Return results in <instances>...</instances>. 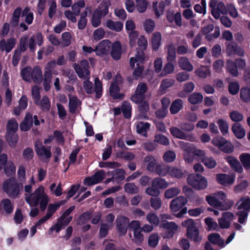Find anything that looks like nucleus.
I'll list each match as a JSON object with an SVG mask.
<instances>
[{"label":"nucleus","mask_w":250,"mask_h":250,"mask_svg":"<svg viewBox=\"0 0 250 250\" xmlns=\"http://www.w3.org/2000/svg\"><path fill=\"white\" fill-rule=\"evenodd\" d=\"M195 74L200 79H205L208 76H211V71L207 66L201 65L195 70Z\"/></svg>","instance_id":"cd10ccee"},{"label":"nucleus","mask_w":250,"mask_h":250,"mask_svg":"<svg viewBox=\"0 0 250 250\" xmlns=\"http://www.w3.org/2000/svg\"><path fill=\"white\" fill-rule=\"evenodd\" d=\"M22 78L25 81L40 84L42 81V70L39 66H36L33 69L30 66L23 68L21 72Z\"/></svg>","instance_id":"f03ea898"},{"label":"nucleus","mask_w":250,"mask_h":250,"mask_svg":"<svg viewBox=\"0 0 250 250\" xmlns=\"http://www.w3.org/2000/svg\"><path fill=\"white\" fill-rule=\"evenodd\" d=\"M110 54L112 58L115 60H119L121 58L122 54V46L119 42L116 41L111 44Z\"/></svg>","instance_id":"412c9836"},{"label":"nucleus","mask_w":250,"mask_h":250,"mask_svg":"<svg viewBox=\"0 0 250 250\" xmlns=\"http://www.w3.org/2000/svg\"><path fill=\"white\" fill-rule=\"evenodd\" d=\"M150 124L148 123L139 122L136 126L137 131L145 137L147 136V131L149 129Z\"/></svg>","instance_id":"c03bdc74"},{"label":"nucleus","mask_w":250,"mask_h":250,"mask_svg":"<svg viewBox=\"0 0 250 250\" xmlns=\"http://www.w3.org/2000/svg\"><path fill=\"white\" fill-rule=\"evenodd\" d=\"M6 138L7 143L10 146L12 147L16 146L18 141V136L15 133H7Z\"/></svg>","instance_id":"864d4df0"},{"label":"nucleus","mask_w":250,"mask_h":250,"mask_svg":"<svg viewBox=\"0 0 250 250\" xmlns=\"http://www.w3.org/2000/svg\"><path fill=\"white\" fill-rule=\"evenodd\" d=\"M129 237L132 241L137 245L141 244L144 240V236L141 232V230H136L133 231V233H129Z\"/></svg>","instance_id":"a19ab883"},{"label":"nucleus","mask_w":250,"mask_h":250,"mask_svg":"<svg viewBox=\"0 0 250 250\" xmlns=\"http://www.w3.org/2000/svg\"><path fill=\"white\" fill-rule=\"evenodd\" d=\"M208 203L211 206L217 208L220 210H227L230 208V206L228 207L222 204L216 198L215 195H208L206 197Z\"/></svg>","instance_id":"f3484780"},{"label":"nucleus","mask_w":250,"mask_h":250,"mask_svg":"<svg viewBox=\"0 0 250 250\" xmlns=\"http://www.w3.org/2000/svg\"><path fill=\"white\" fill-rule=\"evenodd\" d=\"M236 206L239 209H243V211H250V198L248 197H241L237 203Z\"/></svg>","instance_id":"2f4dec72"},{"label":"nucleus","mask_w":250,"mask_h":250,"mask_svg":"<svg viewBox=\"0 0 250 250\" xmlns=\"http://www.w3.org/2000/svg\"><path fill=\"white\" fill-rule=\"evenodd\" d=\"M104 25L109 29L116 32H120L123 27V24L121 22L114 21L110 19L106 21Z\"/></svg>","instance_id":"473e14b6"},{"label":"nucleus","mask_w":250,"mask_h":250,"mask_svg":"<svg viewBox=\"0 0 250 250\" xmlns=\"http://www.w3.org/2000/svg\"><path fill=\"white\" fill-rule=\"evenodd\" d=\"M73 66L79 78L89 79L90 66L89 62L87 60H83L78 64L74 63Z\"/></svg>","instance_id":"39448f33"},{"label":"nucleus","mask_w":250,"mask_h":250,"mask_svg":"<svg viewBox=\"0 0 250 250\" xmlns=\"http://www.w3.org/2000/svg\"><path fill=\"white\" fill-rule=\"evenodd\" d=\"M209 5L211 8V12L212 16L216 19L220 17V15L227 13L226 8L222 2H218L216 0H210Z\"/></svg>","instance_id":"0eeeda50"},{"label":"nucleus","mask_w":250,"mask_h":250,"mask_svg":"<svg viewBox=\"0 0 250 250\" xmlns=\"http://www.w3.org/2000/svg\"><path fill=\"white\" fill-rule=\"evenodd\" d=\"M30 10L29 7H26L22 11V16L25 17V21L28 24H31L34 19L33 13Z\"/></svg>","instance_id":"69168bd1"},{"label":"nucleus","mask_w":250,"mask_h":250,"mask_svg":"<svg viewBox=\"0 0 250 250\" xmlns=\"http://www.w3.org/2000/svg\"><path fill=\"white\" fill-rule=\"evenodd\" d=\"M162 35L159 32H155L152 35L151 42L153 50L157 51L161 45Z\"/></svg>","instance_id":"c756f323"},{"label":"nucleus","mask_w":250,"mask_h":250,"mask_svg":"<svg viewBox=\"0 0 250 250\" xmlns=\"http://www.w3.org/2000/svg\"><path fill=\"white\" fill-rule=\"evenodd\" d=\"M226 70L233 77H237L239 75L238 68L236 63L231 60H228L226 62Z\"/></svg>","instance_id":"e433bc0d"},{"label":"nucleus","mask_w":250,"mask_h":250,"mask_svg":"<svg viewBox=\"0 0 250 250\" xmlns=\"http://www.w3.org/2000/svg\"><path fill=\"white\" fill-rule=\"evenodd\" d=\"M110 5V3L109 1L104 0L94 11L97 12L98 14L104 17L108 13V7Z\"/></svg>","instance_id":"72a5a7b5"},{"label":"nucleus","mask_w":250,"mask_h":250,"mask_svg":"<svg viewBox=\"0 0 250 250\" xmlns=\"http://www.w3.org/2000/svg\"><path fill=\"white\" fill-rule=\"evenodd\" d=\"M211 142L221 151L226 153H230L233 151L234 147L232 144L221 136L214 138Z\"/></svg>","instance_id":"423d86ee"},{"label":"nucleus","mask_w":250,"mask_h":250,"mask_svg":"<svg viewBox=\"0 0 250 250\" xmlns=\"http://www.w3.org/2000/svg\"><path fill=\"white\" fill-rule=\"evenodd\" d=\"M201 161L208 168H213L217 165L216 161L212 157L206 156L201 158Z\"/></svg>","instance_id":"bf43d9fd"},{"label":"nucleus","mask_w":250,"mask_h":250,"mask_svg":"<svg viewBox=\"0 0 250 250\" xmlns=\"http://www.w3.org/2000/svg\"><path fill=\"white\" fill-rule=\"evenodd\" d=\"M137 53L134 57L130 59L129 64L132 68L135 66L136 62L141 63L145 61V56L144 52L140 49H137Z\"/></svg>","instance_id":"a878e982"},{"label":"nucleus","mask_w":250,"mask_h":250,"mask_svg":"<svg viewBox=\"0 0 250 250\" xmlns=\"http://www.w3.org/2000/svg\"><path fill=\"white\" fill-rule=\"evenodd\" d=\"M21 11L22 9L21 7H17L14 10L10 21L11 27H15L18 25Z\"/></svg>","instance_id":"4c0bfd02"},{"label":"nucleus","mask_w":250,"mask_h":250,"mask_svg":"<svg viewBox=\"0 0 250 250\" xmlns=\"http://www.w3.org/2000/svg\"><path fill=\"white\" fill-rule=\"evenodd\" d=\"M65 203V201H61L56 204H50L48 205L46 214L40 219L36 223L37 226H40L48 220L55 212L57 209Z\"/></svg>","instance_id":"f8f14e48"},{"label":"nucleus","mask_w":250,"mask_h":250,"mask_svg":"<svg viewBox=\"0 0 250 250\" xmlns=\"http://www.w3.org/2000/svg\"><path fill=\"white\" fill-rule=\"evenodd\" d=\"M22 183H18L14 178L5 180L2 184V190L7 195L12 198H17L22 189Z\"/></svg>","instance_id":"7ed1b4c3"},{"label":"nucleus","mask_w":250,"mask_h":250,"mask_svg":"<svg viewBox=\"0 0 250 250\" xmlns=\"http://www.w3.org/2000/svg\"><path fill=\"white\" fill-rule=\"evenodd\" d=\"M105 173L103 170H100L96 172L91 177H86L83 182L84 185L91 186L96 184L102 181L104 178Z\"/></svg>","instance_id":"2eb2a0df"},{"label":"nucleus","mask_w":250,"mask_h":250,"mask_svg":"<svg viewBox=\"0 0 250 250\" xmlns=\"http://www.w3.org/2000/svg\"><path fill=\"white\" fill-rule=\"evenodd\" d=\"M239 159L245 169H250V154L242 153L240 155Z\"/></svg>","instance_id":"603ef678"},{"label":"nucleus","mask_w":250,"mask_h":250,"mask_svg":"<svg viewBox=\"0 0 250 250\" xmlns=\"http://www.w3.org/2000/svg\"><path fill=\"white\" fill-rule=\"evenodd\" d=\"M216 177L217 182L220 184L225 186L232 185L235 179L234 176L223 173L216 174Z\"/></svg>","instance_id":"a211bd4d"},{"label":"nucleus","mask_w":250,"mask_h":250,"mask_svg":"<svg viewBox=\"0 0 250 250\" xmlns=\"http://www.w3.org/2000/svg\"><path fill=\"white\" fill-rule=\"evenodd\" d=\"M183 102L181 99H178L174 100L170 107V112L172 114L177 113L183 108Z\"/></svg>","instance_id":"58836bf2"},{"label":"nucleus","mask_w":250,"mask_h":250,"mask_svg":"<svg viewBox=\"0 0 250 250\" xmlns=\"http://www.w3.org/2000/svg\"><path fill=\"white\" fill-rule=\"evenodd\" d=\"M188 203V199L184 196H179L170 203L169 207L172 212H177Z\"/></svg>","instance_id":"dca6fc26"},{"label":"nucleus","mask_w":250,"mask_h":250,"mask_svg":"<svg viewBox=\"0 0 250 250\" xmlns=\"http://www.w3.org/2000/svg\"><path fill=\"white\" fill-rule=\"evenodd\" d=\"M124 189L125 192L134 194H137L139 191V188L133 183H128L125 185Z\"/></svg>","instance_id":"6e6d98bb"},{"label":"nucleus","mask_w":250,"mask_h":250,"mask_svg":"<svg viewBox=\"0 0 250 250\" xmlns=\"http://www.w3.org/2000/svg\"><path fill=\"white\" fill-rule=\"evenodd\" d=\"M146 220L154 226H157L160 223L158 216L154 213H148L146 215Z\"/></svg>","instance_id":"052dcab7"},{"label":"nucleus","mask_w":250,"mask_h":250,"mask_svg":"<svg viewBox=\"0 0 250 250\" xmlns=\"http://www.w3.org/2000/svg\"><path fill=\"white\" fill-rule=\"evenodd\" d=\"M225 159L234 171L239 173H242L243 171L242 166L236 158L229 156L227 157Z\"/></svg>","instance_id":"6ab92c4d"},{"label":"nucleus","mask_w":250,"mask_h":250,"mask_svg":"<svg viewBox=\"0 0 250 250\" xmlns=\"http://www.w3.org/2000/svg\"><path fill=\"white\" fill-rule=\"evenodd\" d=\"M32 185L24 186L25 200L30 207L37 206L39 204L42 211H44L49 202V198L44 192V188L41 186L36 189L33 193H30L32 189Z\"/></svg>","instance_id":"f257e3e1"},{"label":"nucleus","mask_w":250,"mask_h":250,"mask_svg":"<svg viewBox=\"0 0 250 250\" xmlns=\"http://www.w3.org/2000/svg\"><path fill=\"white\" fill-rule=\"evenodd\" d=\"M219 129L223 135L228 134L229 132V125L226 121L223 119H219L217 122Z\"/></svg>","instance_id":"4d7b16f0"},{"label":"nucleus","mask_w":250,"mask_h":250,"mask_svg":"<svg viewBox=\"0 0 250 250\" xmlns=\"http://www.w3.org/2000/svg\"><path fill=\"white\" fill-rule=\"evenodd\" d=\"M208 239L211 243L217 245L220 247H224L225 246L224 240L221 238L220 235L218 233H214L209 235Z\"/></svg>","instance_id":"79ce46f5"},{"label":"nucleus","mask_w":250,"mask_h":250,"mask_svg":"<svg viewBox=\"0 0 250 250\" xmlns=\"http://www.w3.org/2000/svg\"><path fill=\"white\" fill-rule=\"evenodd\" d=\"M28 38L27 37H22L20 41L19 49L16 50L13 57L12 63L16 66L20 60L21 52H24L26 50V43Z\"/></svg>","instance_id":"4468645a"},{"label":"nucleus","mask_w":250,"mask_h":250,"mask_svg":"<svg viewBox=\"0 0 250 250\" xmlns=\"http://www.w3.org/2000/svg\"><path fill=\"white\" fill-rule=\"evenodd\" d=\"M111 42L108 40H104L96 46L95 49L96 54L99 56H104L107 55L111 48Z\"/></svg>","instance_id":"ddd939ff"},{"label":"nucleus","mask_w":250,"mask_h":250,"mask_svg":"<svg viewBox=\"0 0 250 250\" xmlns=\"http://www.w3.org/2000/svg\"><path fill=\"white\" fill-rule=\"evenodd\" d=\"M240 97L242 102H250V88L247 87H242L240 89Z\"/></svg>","instance_id":"de8ad7c7"},{"label":"nucleus","mask_w":250,"mask_h":250,"mask_svg":"<svg viewBox=\"0 0 250 250\" xmlns=\"http://www.w3.org/2000/svg\"><path fill=\"white\" fill-rule=\"evenodd\" d=\"M151 207L154 210L160 209L162 206V201L159 196L151 197L149 199Z\"/></svg>","instance_id":"8fccbe9b"},{"label":"nucleus","mask_w":250,"mask_h":250,"mask_svg":"<svg viewBox=\"0 0 250 250\" xmlns=\"http://www.w3.org/2000/svg\"><path fill=\"white\" fill-rule=\"evenodd\" d=\"M18 128V124L17 121L12 119L10 120L6 125L7 133H15Z\"/></svg>","instance_id":"0e129e2a"},{"label":"nucleus","mask_w":250,"mask_h":250,"mask_svg":"<svg viewBox=\"0 0 250 250\" xmlns=\"http://www.w3.org/2000/svg\"><path fill=\"white\" fill-rule=\"evenodd\" d=\"M33 125V117L31 114L26 115L24 119L20 124V128L21 130L26 131L30 129Z\"/></svg>","instance_id":"7c9ffc66"},{"label":"nucleus","mask_w":250,"mask_h":250,"mask_svg":"<svg viewBox=\"0 0 250 250\" xmlns=\"http://www.w3.org/2000/svg\"><path fill=\"white\" fill-rule=\"evenodd\" d=\"M168 175L171 178L176 179H181L186 176L185 170L181 168L172 166H170Z\"/></svg>","instance_id":"b1692460"},{"label":"nucleus","mask_w":250,"mask_h":250,"mask_svg":"<svg viewBox=\"0 0 250 250\" xmlns=\"http://www.w3.org/2000/svg\"><path fill=\"white\" fill-rule=\"evenodd\" d=\"M94 91L96 93V98H100L102 95L103 87L102 82L98 78L95 79Z\"/></svg>","instance_id":"774afa93"},{"label":"nucleus","mask_w":250,"mask_h":250,"mask_svg":"<svg viewBox=\"0 0 250 250\" xmlns=\"http://www.w3.org/2000/svg\"><path fill=\"white\" fill-rule=\"evenodd\" d=\"M4 173L7 176H12L15 173L16 167L12 162L9 161L3 167Z\"/></svg>","instance_id":"e2e57ef3"},{"label":"nucleus","mask_w":250,"mask_h":250,"mask_svg":"<svg viewBox=\"0 0 250 250\" xmlns=\"http://www.w3.org/2000/svg\"><path fill=\"white\" fill-rule=\"evenodd\" d=\"M180 146L181 148L184 151V154L193 153V151L195 146L192 144L184 142H180Z\"/></svg>","instance_id":"13d9d810"},{"label":"nucleus","mask_w":250,"mask_h":250,"mask_svg":"<svg viewBox=\"0 0 250 250\" xmlns=\"http://www.w3.org/2000/svg\"><path fill=\"white\" fill-rule=\"evenodd\" d=\"M187 182L196 190L205 189L208 186L207 179L198 174L189 175L187 178Z\"/></svg>","instance_id":"20e7f679"},{"label":"nucleus","mask_w":250,"mask_h":250,"mask_svg":"<svg viewBox=\"0 0 250 250\" xmlns=\"http://www.w3.org/2000/svg\"><path fill=\"white\" fill-rule=\"evenodd\" d=\"M231 129L235 136L238 139H242L245 136V130L241 125L239 123L234 124L232 125Z\"/></svg>","instance_id":"c9c22d12"},{"label":"nucleus","mask_w":250,"mask_h":250,"mask_svg":"<svg viewBox=\"0 0 250 250\" xmlns=\"http://www.w3.org/2000/svg\"><path fill=\"white\" fill-rule=\"evenodd\" d=\"M35 104L43 111L48 112L51 108L50 101L47 96H42V99L36 101Z\"/></svg>","instance_id":"4be33fe9"},{"label":"nucleus","mask_w":250,"mask_h":250,"mask_svg":"<svg viewBox=\"0 0 250 250\" xmlns=\"http://www.w3.org/2000/svg\"><path fill=\"white\" fill-rule=\"evenodd\" d=\"M167 49V60L168 62H174L176 58V50L175 45L173 43H170L166 46Z\"/></svg>","instance_id":"f704fd0d"},{"label":"nucleus","mask_w":250,"mask_h":250,"mask_svg":"<svg viewBox=\"0 0 250 250\" xmlns=\"http://www.w3.org/2000/svg\"><path fill=\"white\" fill-rule=\"evenodd\" d=\"M139 104L138 109L140 112V116L142 118L146 119L147 118L146 113L149 109V106L148 102L143 101Z\"/></svg>","instance_id":"49530a36"},{"label":"nucleus","mask_w":250,"mask_h":250,"mask_svg":"<svg viewBox=\"0 0 250 250\" xmlns=\"http://www.w3.org/2000/svg\"><path fill=\"white\" fill-rule=\"evenodd\" d=\"M170 166L157 164L155 168L154 171L159 175L166 176L169 173Z\"/></svg>","instance_id":"37998d69"},{"label":"nucleus","mask_w":250,"mask_h":250,"mask_svg":"<svg viewBox=\"0 0 250 250\" xmlns=\"http://www.w3.org/2000/svg\"><path fill=\"white\" fill-rule=\"evenodd\" d=\"M203 99V95L199 92H195L190 95L188 98V102L192 104L201 103Z\"/></svg>","instance_id":"09e8293b"},{"label":"nucleus","mask_w":250,"mask_h":250,"mask_svg":"<svg viewBox=\"0 0 250 250\" xmlns=\"http://www.w3.org/2000/svg\"><path fill=\"white\" fill-rule=\"evenodd\" d=\"M159 237L158 233H153L148 237V244L152 248H155L158 244Z\"/></svg>","instance_id":"338daca9"},{"label":"nucleus","mask_w":250,"mask_h":250,"mask_svg":"<svg viewBox=\"0 0 250 250\" xmlns=\"http://www.w3.org/2000/svg\"><path fill=\"white\" fill-rule=\"evenodd\" d=\"M85 6V2L84 0H79V1L74 3L72 6V12L76 16L79 15L81 9Z\"/></svg>","instance_id":"680f3d73"},{"label":"nucleus","mask_w":250,"mask_h":250,"mask_svg":"<svg viewBox=\"0 0 250 250\" xmlns=\"http://www.w3.org/2000/svg\"><path fill=\"white\" fill-rule=\"evenodd\" d=\"M75 208V206L70 207L66 209L62 216L58 219L59 223L62 224L64 227L66 226L72 220V216H69L70 214Z\"/></svg>","instance_id":"aec40b11"},{"label":"nucleus","mask_w":250,"mask_h":250,"mask_svg":"<svg viewBox=\"0 0 250 250\" xmlns=\"http://www.w3.org/2000/svg\"><path fill=\"white\" fill-rule=\"evenodd\" d=\"M125 171L122 168L117 169L112 172V178L117 181H123L125 178Z\"/></svg>","instance_id":"5fc2aeb1"},{"label":"nucleus","mask_w":250,"mask_h":250,"mask_svg":"<svg viewBox=\"0 0 250 250\" xmlns=\"http://www.w3.org/2000/svg\"><path fill=\"white\" fill-rule=\"evenodd\" d=\"M35 150L37 155L41 159H49L51 156L50 147H45L39 141H36L35 144Z\"/></svg>","instance_id":"9b49d317"},{"label":"nucleus","mask_w":250,"mask_h":250,"mask_svg":"<svg viewBox=\"0 0 250 250\" xmlns=\"http://www.w3.org/2000/svg\"><path fill=\"white\" fill-rule=\"evenodd\" d=\"M160 227L166 230V232L163 234L164 238L172 237L178 229V226L173 222H161Z\"/></svg>","instance_id":"9d476101"},{"label":"nucleus","mask_w":250,"mask_h":250,"mask_svg":"<svg viewBox=\"0 0 250 250\" xmlns=\"http://www.w3.org/2000/svg\"><path fill=\"white\" fill-rule=\"evenodd\" d=\"M144 164L146 169L150 172H154L155 168L158 164L156 160L152 155H147L144 159Z\"/></svg>","instance_id":"5701e85b"},{"label":"nucleus","mask_w":250,"mask_h":250,"mask_svg":"<svg viewBox=\"0 0 250 250\" xmlns=\"http://www.w3.org/2000/svg\"><path fill=\"white\" fill-rule=\"evenodd\" d=\"M169 131L173 137L179 139L186 140L190 142H194L196 140V137L193 133L187 134L177 127L172 126L169 128Z\"/></svg>","instance_id":"1a4fd4ad"},{"label":"nucleus","mask_w":250,"mask_h":250,"mask_svg":"<svg viewBox=\"0 0 250 250\" xmlns=\"http://www.w3.org/2000/svg\"><path fill=\"white\" fill-rule=\"evenodd\" d=\"M116 222L118 234L120 236L125 235L129 228V218L124 215H120L117 217Z\"/></svg>","instance_id":"6e6552de"},{"label":"nucleus","mask_w":250,"mask_h":250,"mask_svg":"<svg viewBox=\"0 0 250 250\" xmlns=\"http://www.w3.org/2000/svg\"><path fill=\"white\" fill-rule=\"evenodd\" d=\"M151 184L153 187H155L158 189H165L169 186L168 182L165 179L158 177L154 178L152 181Z\"/></svg>","instance_id":"ea45409f"},{"label":"nucleus","mask_w":250,"mask_h":250,"mask_svg":"<svg viewBox=\"0 0 250 250\" xmlns=\"http://www.w3.org/2000/svg\"><path fill=\"white\" fill-rule=\"evenodd\" d=\"M110 94L113 99H122L123 97V95L119 94V89L118 85L115 83L111 84L110 87Z\"/></svg>","instance_id":"3c124183"},{"label":"nucleus","mask_w":250,"mask_h":250,"mask_svg":"<svg viewBox=\"0 0 250 250\" xmlns=\"http://www.w3.org/2000/svg\"><path fill=\"white\" fill-rule=\"evenodd\" d=\"M16 43V40L13 38L5 41L2 39L0 41V50H5L6 52H9L14 47Z\"/></svg>","instance_id":"393cba45"},{"label":"nucleus","mask_w":250,"mask_h":250,"mask_svg":"<svg viewBox=\"0 0 250 250\" xmlns=\"http://www.w3.org/2000/svg\"><path fill=\"white\" fill-rule=\"evenodd\" d=\"M69 111L71 113L76 112L81 105V102L75 96H69Z\"/></svg>","instance_id":"bb28decb"},{"label":"nucleus","mask_w":250,"mask_h":250,"mask_svg":"<svg viewBox=\"0 0 250 250\" xmlns=\"http://www.w3.org/2000/svg\"><path fill=\"white\" fill-rule=\"evenodd\" d=\"M180 191V189L177 187L169 188L165 191L164 197L167 199L172 198L178 195Z\"/></svg>","instance_id":"a18cd8bd"},{"label":"nucleus","mask_w":250,"mask_h":250,"mask_svg":"<svg viewBox=\"0 0 250 250\" xmlns=\"http://www.w3.org/2000/svg\"><path fill=\"white\" fill-rule=\"evenodd\" d=\"M179 67L184 70L191 72L193 70V66L186 57H181L178 60Z\"/></svg>","instance_id":"c85d7f7f"}]
</instances>
